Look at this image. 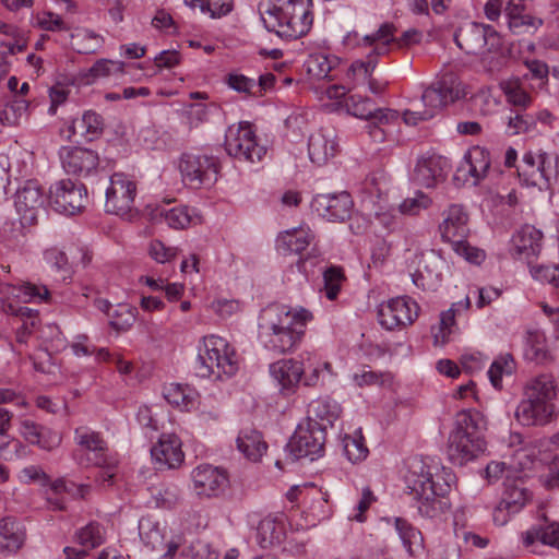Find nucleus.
<instances>
[{
	"label": "nucleus",
	"instance_id": "obj_1",
	"mask_svg": "<svg viewBox=\"0 0 559 559\" xmlns=\"http://www.w3.org/2000/svg\"><path fill=\"white\" fill-rule=\"evenodd\" d=\"M405 483L413 507L421 518L439 519L449 511L448 495L455 483V475L449 468L442 467L432 474L421 460L414 459L408 465Z\"/></svg>",
	"mask_w": 559,
	"mask_h": 559
},
{
	"label": "nucleus",
	"instance_id": "obj_2",
	"mask_svg": "<svg viewBox=\"0 0 559 559\" xmlns=\"http://www.w3.org/2000/svg\"><path fill=\"white\" fill-rule=\"evenodd\" d=\"M313 319L305 309L271 305L260 316V335L264 346L277 354L294 350L301 342L306 324Z\"/></svg>",
	"mask_w": 559,
	"mask_h": 559
},
{
	"label": "nucleus",
	"instance_id": "obj_3",
	"mask_svg": "<svg viewBox=\"0 0 559 559\" xmlns=\"http://www.w3.org/2000/svg\"><path fill=\"white\" fill-rule=\"evenodd\" d=\"M311 0H263L261 20L269 32L285 39H297L312 25Z\"/></svg>",
	"mask_w": 559,
	"mask_h": 559
},
{
	"label": "nucleus",
	"instance_id": "obj_4",
	"mask_svg": "<svg viewBox=\"0 0 559 559\" xmlns=\"http://www.w3.org/2000/svg\"><path fill=\"white\" fill-rule=\"evenodd\" d=\"M557 385L550 374H540L524 388L523 399L516 406L514 417L526 427H543L551 423L555 416Z\"/></svg>",
	"mask_w": 559,
	"mask_h": 559
},
{
	"label": "nucleus",
	"instance_id": "obj_5",
	"mask_svg": "<svg viewBox=\"0 0 559 559\" xmlns=\"http://www.w3.org/2000/svg\"><path fill=\"white\" fill-rule=\"evenodd\" d=\"M481 423L478 413L461 411L456 414L448 444V454L454 464L464 465L486 450Z\"/></svg>",
	"mask_w": 559,
	"mask_h": 559
},
{
	"label": "nucleus",
	"instance_id": "obj_6",
	"mask_svg": "<svg viewBox=\"0 0 559 559\" xmlns=\"http://www.w3.org/2000/svg\"><path fill=\"white\" fill-rule=\"evenodd\" d=\"M194 368L199 377L221 379L223 376L230 377L235 374L238 362L234 349L225 338L209 335L203 337L198 347Z\"/></svg>",
	"mask_w": 559,
	"mask_h": 559
},
{
	"label": "nucleus",
	"instance_id": "obj_7",
	"mask_svg": "<svg viewBox=\"0 0 559 559\" xmlns=\"http://www.w3.org/2000/svg\"><path fill=\"white\" fill-rule=\"evenodd\" d=\"M225 150L229 156L249 163L260 162L266 154L265 146L258 142L248 122L228 127L225 134Z\"/></svg>",
	"mask_w": 559,
	"mask_h": 559
},
{
	"label": "nucleus",
	"instance_id": "obj_8",
	"mask_svg": "<svg viewBox=\"0 0 559 559\" xmlns=\"http://www.w3.org/2000/svg\"><path fill=\"white\" fill-rule=\"evenodd\" d=\"M465 85L453 73H447L431 85L426 87L421 94V102L425 110L435 117L447 105L465 97Z\"/></svg>",
	"mask_w": 559,
	"mask_h": 559
},
{
	"label": "nucleus",
	"instance_id": "obj_9",
	"mask_svg": "<svg viewBox=\"0 0 559 559\" xmlns=\"http://www.w3.org/2000/svg\"><path fill=\"white\" fill-rule=\"evenodd\" d=\"M325 443V426L317 420H309L306 426H298L287 443V450L294 460L321 456Z\"/></svg>",
	"mask_w": 559,
	"mask_h": 559
},
{
	"label": "nucleus",
	"instance_id": "obj_10",
	"mask_svg": "<svg viewBox=\"0 0 559 559\" xmlns=\"http://www.w3.org/2000/svg\"><path fill=\"white\" fill-rule=\"evenodd\" d=\"M558 162L546 152H526L516 167L518 175L527 186L547 187L557 174Z\"/></svg>",
	"mask_w": 559,
	"mask_h": 559
},
{
	"label": "nucleus",
	"instance_id": "obj_11",
	"mask_svg": "<svg viewBox=\"0 0 559 559\" xmlns=\"http://www.w3.org/2000/svg\"><path fill=\"white\" fill-rule=\"evenodd\" d=\"M49 200L57 212L75 215L85 209L87 191L82 183L62 179L50 187Z\"/></svg>",
	"mask_w": 559,
	"mask_h": 559
},
{
	"label": "nucleus",
	"instance_id": "obj_12",
	"mask_svg": "<svg viewBox=\"0 0 559 559\" xmlns=\"http://www.w3.org/2000/svg\"><path fill=\"white\" fill-rule=\"evenodd\" d=\"M183 179L193 188L210 186L217 179L218 163L215 157L200 153H185L179 165Z\"/></svg>",
	"mask_w": 559,
	"mask_h": 559
},
{
	"label": "nucleus",
	"instance_id": "obj_13",
	"mask_svg": "<svg viewBox=\"0 0 559 559\" xmlns=\"http://www.w3.org/2000/svg\"><path fill=\"white\" fill-rule=\"evenodd\" d=\"M135 197L136 183L129 176L116 173L110 177L106 190V211L116 215H127L133 209Z\"/></svg>",
	"mask_w": 559,
	"mask_h": 559
},
{
	"label": "nucleus",
	"instance_id": "obj_14",
	"mask_svg": "<svg viewBox=\"0 0 559 559\" xmlns=\"http://www.w3.org/2000/svg\"><path fill=\"white\" fill-rule=\"evenodd\" d=\"M194 492L200 497H218L228 487L229 478L224 468L211 464L197 466L191 473Z\"/></svg>",
	"mask_w": 559,
	"mask_h": 559
},
{
	"label": "nucleus",
	"instance_id": "obj_15",
	"mask_svg": "<svg viewBox=\"0 0 559 559\" xmlns=\"http://www.w3.org/2000/svg\"><path fill=\"white\" fill-rule=\"evenodd\" d=\"M418 305L404 297L390 299L380 305L378 311L379 322L388 330L412 324L418 316Z\"/></svg>",
	"mask_w": 559,
	"mask_h": 559
},
{
	"label": "nucleus",
	"instance_id": "obj_16",
	"mask_svg": "<svg viewBox=\"0 0 559 559\" xmlns=\"http://www.w3.org/2000/svg\"><path fill=\"white\" fill-rule=\"evenodd\" d=\"M445 267L444 259L435 250H429L419 255L417 269L412 274V281L424 290H437L441 285Z\"/></svg>",
	"mask_w": 559,
	"mask_h": 559
},
{
	"label": "nucleus",
	"instance_id": "obj_17",
	"mask_svg": "<svg viewBox=\"0 0 559 559\" xmlns=\"http://www.w3.org/2000/svg\"><path fill=\"white\" fill-rule=\"evenodd\" d=\"M497 36L498 33L491 25L468 22L455 32L454 41L467 55H478Z\"/></svg>",
	"mask_w": 559,
	"mask_h": 559
},
{
	"label": "nucleus",
	"instance_id": "obj_18",
	"mask_svg": "<svg viewBox=\"0 0 559 559\" xmlns=\"http://www.w3.org/2000/svg\"><path fill=\"white\" fill-rule=\"evenodd\" d=\"M15 209L23 225H33L45 204V195L40 186L29 180L16 191Z\"/></svg>",
	"mask_w": 559,
	"mask_h": 559
},
{
	"label": "nucleus",
	"instance_id": "obj_19",
	"mask_svg": "<svg viewBox=\"0 0 559 559\" xmlns=\"http://www.w3.org/2000/svg\"><path fill=\"white\" fill-rule=\"evenodd\" d=\"M311 206L318 215L331 222H343L350 216L353 200L347 192L337 194H318Z\"/></svg>",
	"mask_w": 559,
	"mask_h": 559
},
{
	"label": "nucleus",
	"instance_id": "obj_20",
	"mask_svg": "<svg viewBox=\"0 0 559 559\" xmlns=\"http://www.w3.org/2000/svg\"><path fill=\"white\" fill-rule=\"evenodd\" d=\"M543 239L542 230L533 225L525 224L512 237L511 254L531 265L533 259L542 252Z\"/></svg>",
	"mask_w": 559,
	"mask_h": 559
},
{
	"label": "nucleus",
	"instance_id": "obj_21",
	"mask_svg": "<svg viewBox=\"0 0 559 559\" xmlns=\"http://www.w3.org/2000/svg\"><path fill=\"white\" fill-rule=\"evenodd\" d=\"M60 159L68 174L83 177L92 174L99 163L97 153L84 147H62Z\"/></svg>",
	"mask_w": 559,
	"mask_h": 559
},
{
	"label": "nucleus",
	"instance_id": "obj_22",
	"mask_svg": "<svg viewBox=\"0 0 559 559\" xmlns=\"http://www.w3.org/2000/svg\"><path fill=\"white\" fill-rule=\"evenodd\" d=\"M396 27L392 23H383L374 33L359 37L357 32H350L344 37L346 45L372 47L370 53L376 57L388 53L389 45L395 41Z\"/></svg>",
	"mask_w": 559,
	"mask_h": 559
},
{
	"label": "nucleus",
	"instance_id": "obj_23",
	"mask_svg": "<svg viewBox=\"0 0 559 559\" xmlns=\"http://www.w3.org/2000/svg\"><path fill=\"white\" fill-rule=\"evenodd\" d=\"M447 168V158L436 154H426L418 158L413 179L419 186L432 188L444 180Z\"/></svg>",
	"mask_w": 559,
	"mask_h": 559
},
{
	"label": "nucleus",
	"instance_id": "obj_24",
	"mask_svg": "<svg viewBox=\"0 0 559 559\" xmlns=\"http://www.w3.org/2000/svg\"><path fill=\"white\" fill-rule=\"evenodd\" d=\"M442 223L439 225V230L443 241L452 245L455 241L466 239L469 234L468 215L463 206L457 204L450 205L443 212Z\"/></svg>",
	"mask_w": 559,
	"mask_h": 559
},
{
	"label": "nucleus",
	"instance_id": "obj_25",
	"mask_svg": "<svg viewBox=\"0 0 559 559\" xmlns=\"http://www.w3.org/2000/svg\"><path fill=\"white\" fill-rule=\"evenodd\" d=\"M337 147L336 134L332 128H320L308 140V155L317 166L328 164L335 156Z\"/></svg>",
	"mask_w": 559,
	"mask_h": 559
},
{
	"label": "nucleus",
	"instance_id": "obj_26",
	"mask_svg": "<svg viewBox=\"0 0 559 559\" xmlns=\"http://www.w3.org/2000/svg\"><path fill=\"white\" fill-rule=\"evenodd\" d=\"M151 455L158 468H176L185 459L181 441L176 435H162L151 449Z\"/></svg>",
	"mask_w": 559,
	"mask_h": 559
},
{
	"label": "nucleus",
	"instance_id": "obj_27",
	"mask_svg": "<svg viewBox=\"0 0 559 559\" xmlns=\"http://www.w3.org/2000/svg\"><path fill=\"white\" fill-rule=\"evenodd\" d=\"M348 114L366 120H376L380 123H389L399 118V114L392 109L377 108L372 100L361 95H352L345 102Z\"/></svg>",
	"mask_w": 559,
	"mask_h": 559
},
{
	"label": "nucleus",
	"instance_id": "obj_28",
	"mask_svg": "<svg viewBox=\"0 0 559 559\" xmlns=\"http://www.w3.org/2000/svg\"><path fill=\"white\" fill-rule=\"evenodd\" d=\"M75 443L86 452L87 461L93 465L107 464V443L99 432L88 427H79L74 431Z\"/></svg>",
	"mask_w": 559,
	"mask_h": 559
},
{
	"label": "nucleus",
	"instance_id": "obj_29",
	"mask_svg": "<svg viewBox=\"0 0 559 559\" xmlns=\"http://www.w3.org/2000/svg\"><path fill=\"white\" fill-rule=\"evenodd\" d=\"M270 373L283 391H294L305 373V368L299 360L282 359L270 366Z\"/></svg>",
	"mask_w": 559,
	"mask_h": 559
},
{
	"label": "nucleus",
	"instance_id": "obj_30",
	"mask_svg": "<svg viewBox=\"0 0 559 559\" xmlns=\"http://www.w3.org/2000/svg\"><path fill=\"white\" fill-rule=\"evenodd\" d=\"M491 158L489 151L485 147L474 146L464 156V160L457 168V174L464 176L468 174L473 179V185H478L483 180L490 168Z\"/></svg>",
	"mask_w": 559,
	"mask_h": 559
},
{
	"label": "nucleus",
	"instance_id": "obj_31",
	"mask_svg": "<svg viewBox=\"0 0 559 559\" xmlns=\"http://www.w3.org/2000/svg\"><path fill=\"white\" fill-rule=\"evenodd\" d=\"M20 432L27 442L37 444L45 450L56 448L61 441L59 432L41 426L31 419H24L21 421Z\"/></svg>",
	"mask_w": 559,
	"mask_h": 559
},
{
	"label": "nucleus",
	"instance_id": "obj_32",
	"mask_svg": "<svg viewBox=\"0 0 559 559\" xmlns=\"http://www.w3.org/2000/svg\"><path fill=\"white\" fill-rule=\"evenodd\" d=\"M26 539L24 527L12 516L0 520V552L11 555L19 551Z\"/></svg>",
	"mask_w": 559,
	"mask_h": 559
},
{
	"label": "nucleus",
	"instance_id": "obj_33",
	"mask_svg": "<svg viewBox=\"0 0 559 559\" xmlns=\"http://www.w3.org/2000/svg\"><path fill=\"white\" fill-rule=\"evenodd\" d=\"M238 450L250 461H259L266 452L267 444L254 429H243L236 440Z\"/></svg>",
	"mask_w": 559,
	"mask_h": 559
},
{
	"label": "nucleus",
	"instance_id": "obj_34",
	"mask_svg": "<svg viewBox=\"0 0 559 559\" xmlns=\"http://www.w3.org/2000/svg\"><path fill=\"white\" fill-rule=\"evenodd\" d=\"M471 306L469 297L466 296L464 300L455 302L450 309L440 314V322L438 328L432 329L433 340L436 345H443L448 342L449 335L454 326L455 316L461 310L468 309Z\"/></svg>",
	"mask_w": 559,
	"mask_h": 559
},
{
	"label": "nucleus",
	"instance_id": "obj_35",
	"mask_svg": "<svg viewBox=\"0 0 559 559\" xmlns=\"http://www.w3.org/2000/svg\"><path fill=\"white\" fill-rule=\"evenodd\" d=\"M313 238L314 235L309 228L299 227L281 234L277 238V247L287 252L301 253Z\"/></svg>",
	"mask_w": 559,
	"mask_h": 559
},
{
	"label": "nucleus",
	"instance_id": "obj_36",
	"mask_svg": "<svg viewBox=\"0 0 559 559\" xmlns=\"http://www.w3.org/2000/svg\"><path fill=\"white\" fill-rule=\"evenodd\" d=\"M285 536L284 524L277 519L266 516L260 521L257 537L262 548L281 544Z\"/></svg>",
	"mask_w": 559,
	"mask_h": 559
},
{
	"label": "nucleus",
	"instance_id": "obj_37",
	"mask_svg": "<svg viewBox=\"0 0 559 559\" xmlns=\"http://www.w3.org/2000/svg\"><path fill=\"white\" fill-rule=\"evenodd\" d=\"M395 528L409 556L415 557L424 550L421 532L402 518L395 519Z\"/></svg>",
	"mask_w": 559,
	"mask_h": 559
},
{
	"label": "nucleus",
	"instance_id": "obj_38",
	"mask_svg": "<svg viewBox=\"0 0 559 559\" xmlns=\"http://www.w3.org/2000/svg\"><path fill=\"white\" fill-rule=\"evenodd\" d=\"M163 395L169 404L187 411L194 406L197 397V393L193 389L179 383L166 385Z\"/></svg>",
	"mask_w": 559,
	"mask_h": 559
},
{
	"label": "nucleus",
	"instance_id": "obj_39",
	"mask_svg": "<svg viewBox=\"0 0 559 559\" xmlns=\"http://www.w3.org/2000/svg\"><path fill=\"white\" fill-rule=\"evenodd\" d=\"M71 44L79 53H95L102 48L104 38L92 29L78 28L71 35Z\"/></svg>",
	"mask_w": 559,
	"mask_h": 559
},
{
	"label": "nucleus",
	"instance_id": "obj_40",
	"mask_svg": "<svg viewBox=\"0 0 559 559\" xmlns=\"http://www.w3.org/2000/svg\"><path fill=\"white\" fill-rule=\"evenodd\" d=\"M308 412L316 418L332 425L342 414L341 405L330 396L319 397L309 404Z\"/></svg>",
	"mask_w": 559,
	"mask_h": 559
},
{
	"label": "nucleus",
	"instance_id": "obj_41",
	"mask_svg": "<svg viewBox=\"0 0 559 559\" xmlns=\"http://www.w3.org/2000/svg\"><path fill=\"white\" fill-rule=\"evenodd\" d=\"M8 294L22 302L48 301L50 296L46 286H39L31 283L9 286Z\"/></svg>",
	"mask_w": 559,
	"mask_h": 559
},
{
	"label": "nucleus",
	"instance_id": "obj_42",
	"mask_svg": "<svg viewBox=\"0 0 559 559\" xmlns=\"http://www.w3.org/2000/svg\"><path fill=\"white\" fill-rule=\"evenodd\" d=\"M506 132L509 135H518L530 132L536 126V117L521 109L510 110L506 117Z\"/></svg>",
	"mask_w": 559,
	"mask_h": 559
},
{
	"label": "nucleus",
	"instance_id": "obj_43",
	"mask_svg": "<svg viewBox=\"0 0 559 559\" xmlns=\"http://www.w3.org/2000/svg\"><path fill=\"white\" fill-rule=\"evenodd\" d=\"M524 357L528 361L536 364L544 362L547 359L545 348V336L539 331H528L525 337Z\"/></svg>",
	"mask_w": 559,
	"mask_h": 559
},
{
	"label": "nucleus",
	"instance_id": "obj_44",
	"mask_svg": "<svg viewBox=\"0 0 559 559\" xmlns=\"http://www.w3.org/2000/svg\"><path fill=\"white\" fill-rule=\"evenodd\" d=\"M124 63L122 61H115L109 59L97 60L84 74L87 84L93 83L100 78H108L123 73Z\"/></svg>",
	"mask_w": 559,
	"mask_h": 559
},
{
	"label": "nucleus",
	"instance_id": "obj_45",
	"mask_svg": "<svg viewBox=\"0 0 559 559\" xmlns=\"http://www.w3.org/2000/svg\"><path fill=\"white\" fill-rule=\"evenodd\" d=\"M155 217L163 218L174 229H185L192 222V216L187 206H177L169 210L164 207L156 209Z\"/></svg>",
	"mask_w": 559,
	"mask_h": 559
},
{
	"label": "nucleus",
	"instance_id": "obj_46",
	"mask_svg": "<svg viewBox=\"0 0 559 559\" xmlns=\"http://www.w3.org/2000/svg\"><path fill=\"white\" fill-rule=\"evenodd\" d=\"M139 533L142 542L152 550H157L164 545V534L159 524L151 519H141Z\"/></svg>",
	"mask_w": 559,
	"mask_h": 559
},
{
	"label": "nucleus",
	"instance_id": "obj_47",
	"mask_svg": "<svg viewBox=\"0 0 559 559\" xmlns=\"http://www.w3.org/2000/svg\"><path fill=\"white\" fill-rule=\"evenodd\" d=\"M528 491L518 485L507 486L501 499V506L508 513H518L528 501Z\"/></svg>",
	"mask_w": 559,
	"mask_h": 559
},
{
	"label": "nucleus",
	"instance_id": "obj_48",
	"mask_svg": "<svg viewBox=\"0 0 559 559\" xmlns=\"http://www.w3.org/2000/svg\"><path fill=\"white\" fill-rule=\"evenodd\" d=\"M515 369L514 359L511 354H504L498 357L490 366L488 376L491 384L496 389H501L503 376H511Z\"/></svg>",
	"mask_w": 559,
	"mask_h": 559
},
{
	"label": "nucleus",
	"instance_id": "obj_49",
	"mask_svg": "<svg viewBox=\"0 0 559 559\" xmlns=\"http://www.w3.org/2000/svg\"><path fill=\"white\" fill-rule=\"evenodd\" d=\"M192 9L209 12L211 17H221L231 11L233 0H183Z\"/></svg>",
	"mask_w": 559,
	"mask_h": 559
},
{
	"label": "nucleus",
	"instance_id": "obj_50",
	"mask_svg": "<svg viewBox=\"0 0 559 559\" xmlns=\"http://www.w3.org/2000/svg\"><path fill=\"white\" fill-rule=\"evenodd\" d=\"M336 64L335 57H328L322 53L310 55L306 61L307 71L317 79H325Z\"/></svg>",
	"mask_w": 559,
	"mask_h": 559
},
{
	"label": "nucleus",
	"instance_id": "obj_51",
	"mask_svg": "<svg viewBox=\"0 0 559 559\" xmlns=\"http://www.w3.org/2000/svg\"><path fill=\"white\" fill-rule=\"evenodd\" d=\"M343 447L345 455L352 463L364 461L369 453V450L365 444V439L360 432L355 433L354 436H345L343 439Z\"/></svg>",
	"mask_w": 559,
	"mask_h": 559
},
{
	"label": "nucleus",
	"instance_id": "obj_52",
	"mask_svg": "<svg viewBox=\"0 0 559 559\" xmlns=\"http://www.w3.org/2000/svg\"><path fill=\"white\" fill-rule=\"evenodd\" d=\"M543 25V20L528 14H510L508 26L514 35L535 32Z\"/></svg>",
	"mask_w": 559,
	"mask_h": 559
},
{
	"label": "nucleus",
	"instance_id": "obj_53",
	"mask_svg": "<svg viewBox=\"0 0 559 559\" xmlns=\"http://www.w3.org/2000/svg\"><path fill=\"white\" fill-rule=\"evenodd\" d=\"M377 58L378 57L369 52L365 61L358 60L353 62L347 71V76L356 82L362 83L367 81L376 69Z\"/></svg>",
	"mask_w": 559,
	"mask_h": 559
},
{
	"label": "nucleus",
	"instance_id": "obj_54",
	"mask_svg": "<svg viewBox=\"0 0 559 559\" xmlns=\"http://www.w3.org/2000/svg\"><path fill=\"white\" fill-rule=\"evenodd\" d=\"M508 103L524 110L532 104V97L518 82H507L502 85Z\"/></svg>",
	"mask_w": 559,
	"mask_h": 559
},
{
	"label": "nucleus",
	"instance_id": "obj_55",
	"mask_svg": "<svg viewBox=\"0 0 559 559\" xmlns=\"http://www.w3.org/2000/svg\"><path fill=\"white\" fill-rule=\"evenodd\" d=\"M343 280L341 267L330 266L323 272V290L328 299L334 300L337 297Z\"/></svg>",
	"mask_w": 559,
	"mask_h": 559
},
{
	"label": "nucleus",
	"instance_id": "obj_56",
	"mask_svg": "<svg viewBox=\"0 0 559 559\" xmlns=\"http://www.w3.org/2000/svg\"><path fill=\"white\" fill-rule=\"evenodd\" d=\"M431 199L421 191H416L414 197L406 198L400 204V211L406 215H417L420 211L427 210L431 205Z\"/></svg>",
	"mask_w": 559,
	"mask_h": 559
},
{
	"label": "nucleus",
	"instance_id": "obj_57",
	"mask_svg": "<svg viewBox=\"0 0 559 559\" xmlns=\"http://www.w3.org/2000/svg\"><path fill=\"white\" fill-rule=\"evenodd\" d=\"M78 540L81 547L86 551L99 546L103 543L100 526L95 523H90L79 532Z\"/></svg>",
	"mask_w": 559,
	"mask_h": 559
},
{
	"label": "nucleus",
	"instance_id": "obj_58",
	"mask_svg": "<svg viewBox=\"0 0 559 559\" xmlns=\"http://www.w3.org/2000/svg\"><path fill=\"white\" fill-rule=\"evenodd\" d=\"M226 83L230 88L238 93H242L248 96H257V82L243 74L230 73L226 78Z\"/></svg>",
	"mask_w": 559,
	"mask_h": 559
},
{
	"label": "nucleus",
	"instance_id": "obj_59",
	"mask_svg": "<svg viewBox=\"0 0 559 559\" xmlns=\"http://www.w3.org/2000/svg\"><path fill=\"white\" fill-rule=\"evenodd\" d=\"M531 275L542 283L559 288V265H530Z\"/></svg>",
	"mask_w": 559,
	"mask_h": 559
},
{
	"label": "nucleus",
	"instance_id": "obj_60",
	"mask_svg": "<svg viewBox=\"0 0 559 559\" xmlns=\"http://www.w3.org/2000/svg\"><path fill=\"white\" fill-rule=\"evenodd\" d=\"M135 322V309L120 305L110 320V325L117 331H127Z\"/></svg>",
	"mask_w": 559,
	"mask_h": 559
},
{
	"label": "nucleus",
	"instance_id": "obj_61",
	"mask_svg": "<svg viewBox=\"0 0 559 559\" xmlns=\"http://www.w3.org/2000/svg\"><path fill=\"white\" fill-rule=\"evenodd\" d=\"M452 249L460 255L463 257L466 261L473 264H480L485 258L486 253L484 250L471 246L466 239L455 241L452 245Z\"/></svg>",
	"mask_w": 559,
	"mask_h": 559
},
{
	"label": "nucleus",
	"instance_id": "obj_62",
	"mask_svg": "<svg viewBox=\"0 0 559 559\" xmlns=\"http://www.w3.org/2000/svg\"><path fill=\"white\" fill-rule=\"evenodd\" d=\"M148 253L158 263H166L177 255V248L167 247L160 240L150 243Z\"/></svg>",
	"mask_w": 559,
	"mask_h": 559
},
{
	"label": "nucleus",
	"instance_id": "obj_63",
	"mask_svg": "<svg viewBox=\"0 0 559 559\" xmlns=\"http://www.w3.org/2000/svg\"><path fill=\"white\" fill-rule=\"evenodd\" d=\"M82 118L88 131V141L98 138L102 134L104 128L103 118L97 112L92 110L85 111Z\"/></svg>",
	"mask_w": 559,
	"mask_h": 559
},
{
	"label": "nucleus",
	"instance_id": "obj_64",
	"mask_svg": "<svg viewBox=\"0 0 559 559\" xmlns=\"http://www.w3.org/2000/svg\"><path fill=\"white\" fill-rule=\"evenodd\" d=\"M540 542L544 545H549L559 548V523H549L539 527Z\"/></svg>",
	"mask_w": 559,
	"mask_h": 559
}]
</instances>
